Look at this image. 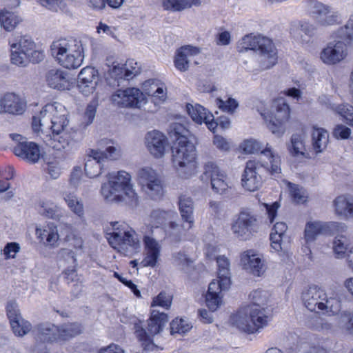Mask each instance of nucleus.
Returning a JSON list of instances; mask_svg holds the SVG:
<instances>
[{
    "instance_id": "19",
    "label": "nucleus",
    "mask_w": 353,
    "mask_h": 353,
    "mask_svg": "<svg viewBox=\"0 0 353 353\" xmlns=\"http://www.w3.org/2000/svg\"><path fill=\"white\" fill-rule=\"evenodd\" d=\"M26 106V101L14 92L6 93L0 99V111L4 113L21 115Z\"/></svg>"
},
{
    "instance_id": "16",
    "label": "nucleus",
    "mask_w": 353,
    "mask_h": 353,
    "mask_svg": "<svg viewBox=\"0 0 353 353\" xmlns=\"http://www.w3.org/2000/svg\"><path fill=\"white\" fill-rule=\"evenodd\" d=\"M348 54L346 43L341 40L327 43L320 52L319 58L325 65H334L343 61Z\"/></svg>"
},
{
    "instance_id": "63",
    "label": "nucleus",
    "mask_w": 353,
    "mask_h": 353,
    "mask_svg": "<svg viewBox=\"0 0 353 353\" xmlns=\"http://www.w3.org/2000/svg\"><path fill=\"white\" fill-rule=\"evenodd\" d=\"M310 326L314 330L327 332H332L334 330V326L331 323L319 317L312 319L310 322Z\"/></svg>"
},
{
    "instance_id": "20",
    "label": "nucleus",
    "mask_w": 353,
    "mask_h": 353,
    "mask_svg": "<svg viewBox=\"0 0 353 353\" xmlns=\"http://www.w3.org/2000/svg\"><path fill=\"white\" fill-rule=\"evenodd\" d=\"M145 145L150 153L156 158H161L164 155L167 138L157 130L148 132L145 137Z\"/></svg>"
},
{
    "instance_id": "34",
    "label": "nucleus",
    "mask_w": 353,
    "mask_h": 353,
    "mask_svg": "<svg viewBox=\"0 0 353 353\" xmlns=\"http://www.w3.org/2000/svg\"><path fill=\"white\" fill-rule=\"evenodd\" d=\"M38 210L41 215L56 221H59L64 214V210L48 199L40 201Z\"/></svg>"
},
{
    "instance_id": "7",
    "label": "nucleus",
    "mask_w": 353,
    "mask_h": 353,
    "mask_svg": "<svg viewBox=\"0 0 353 353\" xmlns=\"http://www.w3.org/2000/svg\"><path fill=\"white\" fill-rule=\"evenodd\" d=\"M269 316L264 314V311L254 306L241 307L230 316L233 326L248 334L259 332L267 326Z\"/></svg>"
},
{
    "instance_id": "37",
    "label": "nucleus",
    "mask_w": 353,
    "mask_h": 353,
    "mask_svg": "<svg viewBox=\"0 0 353 353\" xmlns=\"http://www.w3.org/2000/svg\"><path fill=\"white\" fill-rule=\"evenodd\" d=\"M329 141V134L323 128L313 127L312 133V148L315 153L322 152L327 147Z\"/></svg>"
},
{
    "instance_id": "8",
    "label": "nucleus",
    "mask_w": 353,
    "mask_h": 353,
    "mask_svg": "<svg viewBox=\"0 0 353 353\" xmlns=\"http://www.w3.org/2000/svg\"><path fill=\"white\" fill-rule=\"evenodd\" d=\"M304 305L312 312L321 311L323 314L336 313L341 306L336 294L328 295L323 289L318 286H310L302 293Z\"/></svg>"
},
{
    "instance_id": "2",
    "label": "nucleus",
    "mask_w": 353,
    "mask_h": 353,
    "mask_svg": "<svg viewBox=\"0 0 353 353\" xmlns=\"http://www.w3.org/2000/svg\"><path fill=\"white\" fill-rule=\"evenodd\" d=\"M189 134L181 123H175L170 127V137L175 139L172 148V162L179 175L184 179L194 175L197 168L195 146L188 140Z\"/></svg>"
},
{
    "instance_id": "51",
    "label": "nucleus",
    "mask_w": 353,
    "mask_h": 353,
    "mask_svg": "<svg viewBox=\"0 0 353 353\" xmlns=\"http://www.w3.org/2000/svg\"><path fill=\"white\" fill-rule=\"evenodd\" d=\"M334 37L336 39L350 41L353 39V14H351L345 25L339 28L334 33Z\"/></svg>"
},
{
    "instance_id": "59",
    "label": "nucleus",
    "mask_w": 353,
    "mask_h": 353,
    "mask_svg": "<svg viewBox=\"0 0 353 353\" xmlns=\"http://www.w3.org/2000/svg\"><path fill=\"white\" fill-rule=\"evenodd\" d=\"M216 105L222 111L231 114H234L239 107L238 101L232 97L228 98L225 101L218 98L216 100Z\"/></svg>"
},
{
    "instance_id": "56",
    "label": "nucleus",
    "mask_w": 353,
    "mask_h": 353,
    "mask_svg": "<svg viewBox=\"0 0 353 353\" xmlns=\"http://www.w3.org/2000/svg\"><path fill=\"white\" fill-rule=\"evenodd\" d=\"M77 251H73L68 248H62L57 253V258L60 262L64 263L68 266H77Z\"/></svg>"
},
{
    "instance_id": "50",
    "label": "nucleus",
    "mask_w": 353,
    "mask_h": 353,
    "mask_svg": "<svg viewBox=\"0 0 353 353\" xmlns=\"http://www.w3.org/2000/svg\"><path fill=\"white\" fill-rule=\"evenodd\" d=\"M338 326L347 334L353 335V312L345 311L340 314Z\"/></svg>"
},
{
    "instance_id": "61",
    "label": "nucleus",
    "mask_w": 353,
    "mask_h": 353,
    "mask_svg": "<svg viewBox=\"0 0 353 353\" xmlns=\"http://www.w3.org/2000/svg\"><path fill=\"white\" fill-rule=\"evenodd\" d=\"M192 328V325L185 319H175L170 323L171 334H185Z\"/></svg>"
},
{
    "instance_id": "21",
    "label": "nucleus",
    "mask_w": 353,
    "mask_h": 353,
    "mask_svg": "<svg viewBox=\"0 0 353 353\" xmlns=\"http://www.w3.org/2000/svg\"><path fill=\"white\" fill-rule=\"evenodd\" d=\"M97 81V71L94 68H83L78 75V88L84 95H88L94 90Z\"/></svg>"
},
{
    "instance_id": "64",
    "label": "nucleus",
    "mask_w": 353,
    "mask_h": 353,
    "mask_svg": "<svg viewBox=\"0 0 353 353\" xmlns=\"http://www.w3.org/2000/svg\"><path fill=\"white\" fill-rule=\"evenodd\" d=\"M241 148L246 154H254L261 150L262 145L255 139H248L241 143Z\"/></svg>"
},
{
    "instance_id": "52",
    "label": "nucleus",
    "mask_w": 353,
    "mask_h": 353,
    "mask_svg": "<svg viewBox=\"0 0 353 353\" xmlns=\"http://www.w3.org/2000/svg\"><path fill=\"white\" fill-rule=\"evenodd\" d=\"M46 165L45 170L52 179H57L61 173V168L60 166V161L55 157H46L43 159Z\"/></svg>"
},
{
    "instance_id": "6",
    "label": "nucleus",
    "mask_w": 353,
    "mask_h": 353,
    "mask_svg": "<svg viewBox=\"0 0 353 353\" xmlns=\"http://www.w3.org/2000/svg\"><path fill=\"white\" fill-rule=\"evenodd\" d=\"M239 52L248 50L260 52V63L263 69H269L277 62V53L272 41L268 37L253 34L244 36L237 43Z\"/></svg>"
},
{
    "instance_id": "4",
    "label": "nucleus",
    "mask_w": 353,
    "mask_h": 353,
    "mask_svg": "<svg viewBox=\"0 0 353 353\" xmlns=\"http://www.w3.org/2000/svg\"><path fill=\"white\" fill-rule=\"evenodd\" d=\"M261 154L266 157L269 162L261 160L260 161H248L241 177L242 186L247 190L254 192L262 185L260 169L263 168L272 175L281 173V160L278 155L274 154L272 148L267 143L266 147L261 150Z\"/></svg>"
},
{
    "instance_id": "25",
    "label": "nucleus",
    "mask_w": 353,
    "mask_h": 353,
    "mask_svg": "<svg viewBox=\"0 0 353 353\" xmlns=\"http://www.w3.org/2000/svg\"><path fill=\"white\" fill-rule=\"evenodd\" d=\"M317 28L309 22L303 21L290 29V34L297 41L307 43L316 34Z\"/></svg>"
},
{
    "instance_id": "28",
    "label": "nucleus",
    "mask_w": 353,
    "mask_h": 353,
    "mask_svg": "<svg viewBox=\"0 0 353 353\" xmlns=\"http://www.w3.org/2000/svg\"><path fill=\"white\" fill-rule=\"evenodd\" d=\"M200 50L198 48L192 46H185L180 48L174 59V65L180 71L188 70L190 58L199 54Z\"/></svg>"
},
{
    "instance_id": "42",
    "label": "nucleus",
    "mask_w": 353,
    "mask_h": 353,
    "mask_svg": "<svg viewBox=\"0 0 353 353\" xmlns=\"http://www.w3.org/2000/svg\"><path fill=\"white\" fill-rule=\"evenodd\" d=\"M350 248L347 239L345 235L339 234L334 237L332 249L336 259H346Z\"/></svg>"
},
{
    "instance_id": "5",
    "label": "nucleus",
    "mask_w": 353,
    "mask_h": 353,
    "mask_svg": "<svg viewBox=\"0 0 353 353\" xmlns=\"http://www.w3.org/2000/svg\"><path fill=\"white\" fill-rule=\"evenodd\" d=\"M50 53L60 65L69 70L80 67L84 59L81 41L72 37L54 41Z\"/></svg>"
},
{
    "instance_id": "38",
    "label": "nucleus",
    "mask_w": 353,
    "mask_h": 353,
    "mask_svg": "<svg viewBox=\"0 0 353 353\" xmlns=\"http://www.w3.org/2000/svg\"><path fill=\"white\" fill-rule=\"evenodd\" d=\"M176 216V213L174 210H163L161 209L153 210L150 215V222L152 228H155L159 231H163L162 228H159L168 220L173 219Z\"/></svg>"
},
{
    "instance_id": "58",
    "label": "nucleus",
    "mask_w": 353,
    "mask_h": 353,
    "mask_svg": "<svg viewBox=\"0 0 353 353\" xmlns=\"http://www.w3.org/2000/svg\"><path fill=\"white\" fill-rule=\"evenodd\" d=\"M172 301V295L165 292H161L153 299L152 302L151 303V307H160L163 309L168 310L171 306Z\"/></svg>"
},
{
    "instance_id": "30",
    "label": "nucleus",
    "mask_w": 353,
    "mask_h": 353,
    "mask_svg": "<svg viewBox=\"0 0 353 353\" xmlns=\"http://www.w3.org/2000/svg\"><path fill=\"white\" fill-rule=\"evenodd\" d=\"M104 162L101 160V153L92 150L85 163V172L88 176L94 178L98 176L101 172Z\"/></svg>"
},
{
    "instance_id": "23",
    "label": "nucleus",
    "mask_w": 353,
    "mask_h": 353,
    "mask_svg": "<svg viewBox=\"0 0 353 353\" xmlns=\"http://www.w3.org/2000/svg\"><path fill=\"white\" fill-rule=\"evenodd\" d=\"M47 85L53 89L65 90L69 89L70 81L68 74L59 68L48 70L45 74Z\"/></svg>"
},
{
    "instance_id": "35",
    "label": "nucleus",
    "mask_w": 353,
    "mask_h": 353,
    "mask_svg": "<svg viewBox=\"0 0 353 353\" xmlns=\"http://www.w3.org/2000/svg\"><path fill=\"white\" fill-rule=\"evenodd\" d=\"M168 321V315L163 312L153 309L148 321V327L153 336L161 332Z\"/></svg>"
},
{
    "instance_id": "10",
    "label": "nucleus",
    "mask_w": 353,
    "mask_h": 353,
    "mask_svg": "<svg viewBox=\"0 0 353 353\" xmlns=\"http://www.w3.org/2000/svg\"><path fill=\"white\" fill-rule=\"evenodd\" d=\"M138 183L142 191L150 199L157 200L163 195V181L160 175L152 168L145 167L137 172Z\"/></svg>"
},
{
    "instance_id": "32",
    "label": "nucleus",
    "mask_w": 353,
    "mask_h": 353,
    "mask_svg": "<svg viewBox=\"0 0 353 353\" xmlns=\"http://www.w3.org/2000/svg\"><path fill=\"white\" fill-rule=\"evenodd\" d=\"M225 290L215 280L209 284L208 290L205 295V302L210 311L214 312L219 307L222 303L220 294L221 291Z\"/></svg>"
},
{
    "instance_id": "1",
    "label": "nucleus",
    "mask_w": 353,
    "mask_h": 353,
    "mask_svg": "<svg viewBox=\"0 0 353 353\" xmlns=\"http://www.w3.org/2000/svg\"><path fill=\"white\" fill-rule=\"evenodd\" d=\"M68 111L61 103L46 104L39 114L33 116L32 127L34 132L50 130L57 150H70L81 139V133L72 128L68 129Z\"/></svg>"
},
{
    "instance_id": "15",
    "label": "nucleus",
    "mask_w": 353,
    "mask_h": 353,
    "mask_svg": "<svg viewBox=\"0 0 353 353\" xmlns=\"http://www.w3.org/2000/svg\"><path fill=\"white\" fill-rule=\"evenodd\" d=\"M201 179L205 181H210L213 190L223 194L228 189V176L226 173L213 161H208L203 167Z\"/></svg>"
},
{
    "instance_id": "26",
    "label": "nucleus",
    "mask_w": 353,
    "mask_h": 353,
    "mask_svg": "<svg viewBox=\"0 0 353 353\" xmlns=\"http://www.w3.org/2000/svg\"><path fill=\"white\" fill-rule=\"evenodd\" d=\"M34 332L37 341L43 343L57 342V325L48 322L40 323L36 327Z\"/></svg>"
},
{
    "instance_id": "33",
    "label": "nucleus",
    "mask_w": 353,
    "mask_h": 353,
    "mask_svg": "<svg viewBox=\"0 0 353 353\" xmlns=\"http://www.w3.org/2000/svg\"><path fill=\"white\" fill-rule=\"evenodd\" d=\"M218 266V279L215 281L220 284L224 290H228L230 287V261L225 256H219L216 258Z\"/></svg>"
},
{
    "instance_id": "62",
    "label": "nucleus",
    "mask_w": 353,
    "mask_h": 353,
    "mask_svg": "<svg viewBox=\"0 0 353 353\" xmlns=\"http://www.w3.org/2000/svg\"><path fill=\"white\" fill-rule=\"evenodd\" d=\"M30 55L21 52L19 49L11 48V62L18 66H26L28 63Z\"/></svg>"
},
{
    "instance_id": "13",
    "label": "nucleus",
    "mask_w": 353,
    "mask_h": 353,
    "mask_svg": "<svg viewBox=\"0 0 353 353\" xmlns=\"http://www.w3.org/2000/svg\"><path fill=\"white\" fill-rule=\"evenodd\" d=\"M274 107L275 112L271 116L268 117L263 111L260 112V114L268 123V128L272 133L280 137L285 132L284 124L290 118V107L283 99L275 101Z\"/></svg>"
},
{
    "instance_id": "27",
    "label": "nucleus",
    "mask_w": 353,
    "mask_h": 353,
    "mask_svg": "<svg viewBox=\"0 0 353 353\" xmlns=\"http://www.w3.org/2000/svg\"><path fill=\"white\" fill-rule=\"evenodd\" d=\"M98 145L99 148L97 151L101 153V160L103 162L105 160H117L121 156L120 146L111 139H101L99 141Z\"/></svg>"
},
{
    "instance_id": "18",
    "label": "nucleus",
    "mask_w": 353,
    "mask_h": 353,
    "mask_svg": "<svg viewBox=\"0 0 353 353\" xmlns=\"http://www.w3.org/2000/svg\"><path fill=\"white\" fill-rule=\"evenodd\" d=\"M326 228H329L338 233H343L347 230V225L343 223L331 222L325 224L321 221L308 222L305 228V239L307 243L314 241L317 236L322 234Z\"/></svg>"
},
{
    "instance_id": "39",
    "label": "nucleus",
    "mask_w": 353,
    "mask_h": 353,
    "mask_svg": "<svg viewBox=\"0 0 353 353\" xmlns=\"http://www.w3.org/2000/svg\"><path fill=\"white\" fill-rule=\"evenodd\" d=\"M57 342L68 341L81 332V325L77 323H68L58 325Z\"/></svg>"
},
{
    "instance_id": "41",
    "label": "nucleus",
    "mask_w": 353,
    "mask_h": 353,
    "mask_svg": "<svg viewBox=\"0 0 353 353\" xmlns=\"http://www.w3.org/2000/svg\"><path fill=\"white\" fill-rule=\"evenodd\" d=\"M186 108L188 114L196 123L202 124L208 119H212V114L199 104L188 103Z\"/></svg>"
},
{
    "instance_id": "57",
    "label": "nucleus",
    "mask_w": 353,
    "mask_h": 353,
    "mask_svg": "<svg viewBox=\"0 0 353 353\" xmlns=\"http://www.w3.org/2000/svg\"><path fill=\"white\" fill-rule=\"evenodd\" d=\"M331 108L341 115L346 121L347 124L353 127V106L349 104H341L332 105Z\"/></svg>"
},
{
    "instance_id": "47",
    "label": "nucleus",
    "mask_w": 353,
    "mask_h": 353,
    "mask_svg": "<svg viewBox=\"0 0 353 353\" xmlns=\"http://www.w3.org/2000/svg\"><path fill=\"white\" fill-rule=\"evenodd\" d=\"M63 199L67 203L70 210L79 217L83 216L84 214L83 204L74 193L64 192L63 194Z\"/></svg>"
},
{
    "instance_id": "46",
    "label": "nucleus",
    "mask_w": 353,
    "mask_h": 353,
    "mask_svg": "<svg viewBox=\"0 0 353 353\" xmlns=\"http://www.w3.org/2000/svg\"><path fill=\"white\" fill-rule=\"evenodd\" d=\"M269 296L270 294L267 291L259 289L255 290L249 295L251 304L247 305L246 306H254L260 310H263L264 314H266L265 306L267 305Z\"/></svg>"
},
{
    "instance_id": "49",
    "label": "nucleus",
    "mask_w": 353,
    "mask_h": 353,
    "mask_svg": "<svg viewBox=\"0 0 353 353\" xmlns=\"http://www.w3.org/2000/svg\"><path fill=\"white\" fill-rule=\"evenodd\" d=\"M199 0L192 2L194 5H199ZM161 4L164 10L171 11H181L192 6L188 0H161Z\"/></svg>"
},
{
    "instance_id": "44",
    "label": "nucleus",
    "mask_w": 353,
    "mask_h": 353,
    "mask_svg": "<svg viewBox=\"0 0 353 353\" xmlns=\"http://www.w3.org/2000/svg\"><path fill=\"white\" fill-rule=\"evenodd\" d=\"M9 43L10 48L19 49L21 52H25L28 55H30L33 48H36V45L32 38L27 35L13 38L10 40Z\"/></svg>"
},
{
    "instance_id": "45",
    "label": "nucleus",
    "mask_w": 353,
    "mask_h": 353,
    "mask_svg": "<svg viewBox=\"0 0 353 353\" xmlns=\"http://www.w3.org/2000/svg\"><path fill=\"white\" fill-rule=\"evenodd\" d=\"M335 213L344 219H350V196L341 195L337 196L333 202Z\"/></svg>"
},
{
    "instance_id": "36",
    "label": "nucleus",
    "mask_w": 353,
    "mask_h": 353,
    "mask_svg": "<svg viewBox=\"0 0 353 353\" xmlns=\"http://www.w3.org/2000/svg\"><path fill=\"white\" fill-rule=\"evenodd\" d=\"M179 208L183 221L189 223V228L194 224V202L191 197L181 195L179 199Z\"/></svg>"
},
{
    "instance_id": "24",
    "label": "nucleus",
    "mask_w": 353,
    "mask_h": 353,
    "mask_svg": "<svg viewBox=\"0 0 353 353\" xmlns=\"http://www.w3.org/2000/svg\"><path fill=\"white\" fill-rule=\"evenodd\" d=\"M306 135L304 132H296L292 134L290 142L287 143V149L290 154L296 158L310 159L306 152Z\"/></svg>"
},
{
    "instance_id": "40",
    "label": "nucleus",
    "mask_w": 353,
    "mask_h": 353,
    "mask_svg": "<svg viewBox=\"0 0 353 353\" xmlns=\"http://www.w3.org/2000/svg\"><path fill=\"white\" fill-rule=\"evenodd\" d=\"M21 21V18L15 12L6 8L0 9V23L5 30L12 31Z\"/></svg>"
},
{
    "instance_id": "43",
    "label": "nucleus",
    "mask_w": 353,
    "mask_h": 353,
    "mask_svg": "<svg viewBox=\"0 0 353 353\" xmlns=\"http://www.w3.org/2000/svg\"><path fill=\"white\" fill-rule=\"evenodd\" d=\"M288 229V226L284 222H276L270 234L271 247L276 252H279L281 248L282 237Z\"/></svg>"
},
{
    "instance_id": "54",
    "label": "nucleus",
    "mask_w": 353,
    "mask_h": 353,
    "mask_svg": "<svg viewBox=\"0 0 353 353\" xmlns=\"http://www.w3.org/2000/svg\"><path fill=\"white\" fill-rule=\"evenodd\" d=\"M127 93L129 96L128 102H130L129 108H140L142 104L145 103V94L139 89L128 88Z\"/></svg>"
},
{
    "instance_id": "22",
    "label": "nucleus",
    "mask_w": 353,
    "mask_h": 353,
    "mask_svg": "<svg viewBox=\"0 0 353 353\" xmlns=\"http://www.w3.org/2000/svg\"><path fill=\"white\" fill-rule=\"evenodd\" d=\"M241 261L243 268L254 276H260L265 270L261 257L253 250H248L241 255Z\"/></svg>"
},
{
    "instance_id": "29",
    "label": "nucleus",
    "mask_w": 353,
    "mask_h": 353,
    "mask_svg": "<svg viewBox=\"0 0 353 353\" xmlns=\"http://www.w3.org/2000/svg\"><path fill=\"white\" fill-rule=\"evenodd\" d=\"M133 330L136 338L141 343L144 350H149L154 347L152 341V334H150L148 327L145 329V324L143 321L139 319H134L132 321Z\"/></svg>"
},
{
    "instance_id": "55",
    "label": "nucleus",
    "mask_w": 353,
    "mask_h": 353,
    "mask_svg": "<svg viewBox=\"0 0 353 353\" xmlns=\"http://www.w3.org/2000/svg\"><path fill=\"white\" fill-rule=\"evenodd\" d=\"M74 0H39L40 4L47 9L57 12L59 10L62 12H68V4Z\"/></svg>"
},
{
    "instance_id": "17",
    "label": "nucleus",
    "mask_w": 353,
    "mask_h": 353,
    "mask_svg": "<svg viewBox=\"0 0 353 353\" xmlns=\"http://www.w3.org/2000/svg\"><path fill=\"white\" fill-rule=\"evenodd\" d=\"M143 241L145 256L141 264L144 267H154L160 256L161 245L157 239L153 229L144 233Z\"/></svg>"
},
{
    "instance_id": "9",
    "label": "nucleus",
    "mask_w": 353,
    "mask_h": 353,
    "mask_svg": "<svg viewBox=\"0 0 353 353\" xmlns=\"http://www.w3.org/2000/svg\"><path fill=\"white\" fill-rule=\"evenodd\" d=\"M112 232L108 233L110 245L119 252L126 254L140 248L139 240L134 230L121 228L122 225L117 221L112 222Z\"/></svg>"
},
{
    "instance_id": "31",
    "label": "nucleus",
    "mask_w": 353,
    "mask_h": 353,
    "mask_svg": "<svg viewBox=\"0 0 353 353\" xmlns=\"http://www.w3.org/2000/svg\"><path fill=\"white\" fill-rule=\"evenodd\" d=\"M36 234L46 245L54 248L58 245L60 235L54 223H48L43 228H37Z\"/></svg>"
},
{
    "instance_id": "48",
    "label": "nucleus",
    "mask_w": 353,
    "mask_h": 353,
    "mask_svg": "<svg viewBox=\"0 0 353 353\" xmlns=\"http://www.w3.org/2000/svg\"><path fill=\"white\" fill-rule=\"evenodd\" d=\"M288 186L290 194L294 202L301 204L307 202L308 193L304 188L290 182L288 183Z\"/></svg>"
},
{
    "instance_id": "12",
    "label": "nucleus",
    "mask_w": 353,
    "mask_h": 353,
    "mask_svg": "<svg viewBox=\"0 0 353 353\" xmlns=\"http://www.w3.org/2000/svg\"><path fill=\"white\" fill-rule=\"evenodd\" d=\"M305 7L310 15L320 26H333L341 21V14L338 11L316 0L306 1Z\"/></svg>"
},
{
    "instance_id": "11",
    "label": "nucleus",
    "mask_w": 353,
    "mask_h": 353,
    "mask_svg": "<svg viewBox=\"0 0 353 353\" xmlns=\"http://www.w3.org/2000/svg\"><path fill=\"white\" fill-rule=\"evenodd\" d=\"M258 228L257 216L249 210L241 211L231 225L234 236L241 241L250 239Z\"/></svg>"
},
{
    "instance_id": "3",
    "label": "nucleus",
    "mask_w": 353,
    "mask_h": 353,
    "mask_svg": "<svg viewBox=\"0 0 353 353\" xmlns=\"http://www.w3.org/2000/svg\"><path fill=\"white\" fill-rule=\"evenodd\" d=\"M108 182L101 185V192L108 202L123 203L135 207L139 196L131 183V175L125 171H119L108 175Z\"/></svg>"
},
{
    "instance_id": "14",
    "label": "nucleus",
    "mask_w": 353,
    "mask_h": 353,
    "mask_svg": "<svg viewBox=\"0 0 353 353\" xmlns=\"http://www.w3.org/2000/svg\"><path fill=\"white\" fill-rule=\"evenodd\" d=\"M10 137L17 143L12 149L16 156L30 163L39 161L41 154L38 144L28 141L26 137L19 134H10Z\"/></svg>"
},
{
    "instance_id": "53",
    "label": "nucleus",
    "mask_w": 353,
    "mask_h": 353,
    "mask_svg": "<svg viewBox=\"0 0 353 353\" xmlns=\"http://www.w3.org/2000/svg\"><path fill=\"white\" fill-rule=\"evenodd\" d=\"M14 334L18 336H23L27 334L32 329V325L21 316L10 322Z\"/></svg>"
},
{
    "instance_id": "60",
    "label": "nucleus",
    "mask_w": 353,
    "mask_h": 353,
    "mask_svg": "<svg viewBox=\"0 0 353 353\" xmlns=\"http://www.w3.org/2000/svg\"><path fill=\"white\" fill-rule=\"evenodd\" d=\"M112 103L121 108H129L130 102H128L129 100V96L127 93V88L125 90L119 89L115 91L111 97Z\"/></svg>"
}]
</instances>
